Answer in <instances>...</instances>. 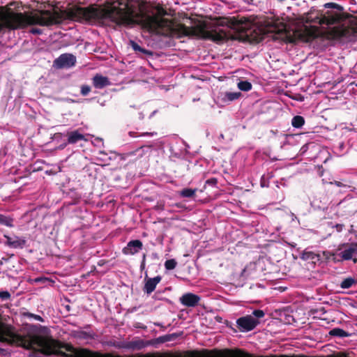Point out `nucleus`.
<instances>
[{"mask_svg": "<svg viewBox=\"0 0 357 357\" xmlns=\"http://www.w3.org/2000/svg\"><path fill=\"white\" fill-rule=\"evenodd\" d=\"M357 255V243L342 244L331 254L333 260L342 261L351 259L354 255Z\"/></svg>", "mask_w": 357, "mask_h": 357, "instance_id": "obj_2", "label": "nucleus"}, {"mask_svg": "<svg viewBox=\"0 0 357 357\" xmlns=\"http://www.w3.org/2000/svg\"><path fill=\"white\" fill-rule=\"evenodd\" d=\"M201 298L199 296L192 293L184 294L179 299L181 303L188 307H193L198 305Z\"/></svg>", "mask_w": 357, "mask_h": 357, "instance_id": "obj_8", "label": "nucleus"}, {"mask_svg": "<svg viewBox=\"0 0 357 357\" xmlns=\"http://www.w3.org/2000/svg\"><path fill=\"white\" fill-rule=\"evenodd\" d=\"M162 278L158 275L155 278L145 277L143 291L147 294H151L156 288L157 284L161 281Z\"/></svg>", "mask_w": 357, "mask_h": 357, "instance_id": "obj_9", "label": "nucleus"}, {"mask_svg": "<svg viewBox=\"0 0 357 357\" xmlns=\"http://www.w3.org/2000/svg\"><path fill=\"white\" fill-rule=\"evenodd\" d=\"M269 31L273 33L274 40H280L291 43L294 40L287 30V25L283 22H275L269 29Z\"/></svg>", "mask_w": 357, "mask_h": 357, "instance_id": "obj_4", "label": "nucleus"}, {"mask_svg": "<svg viewBox=\"0 0 357 357\" xmlns=\"http://www.w3.org/2000/svg\"><path fill=\"white\" fill-rule=\"evenodd\" d=\"M280 2H283L284 0H278Z\"/></svg>", "mask_w": 357, "mask_h": 357, "instance_id": "obj_41", "label": "nucleus"}, {"mask_svg": "<svg viewBox=\"0 0 357 357\" xmlns=\"http://www.w3.org/2000/svg\"><path fill=\"white\" fill-rule=\"evenodd\" d=\"M301 258L303 260H312V263L315 264L317 261L320 260V255L312 251L304 250L301 255Z\"/></svg>", "mask_w": 357, "mask_h": 357, "instance_id": "obj_14", "label": "nucleus"}, {"mask_svg": "<svg viewBox=\"0 0 357 357\" xmlns=\"http://www.w3.org/2000/svg\"><path fill=\"white\" fill-rule=\"evenodd\" d=\"M305 123V119L302 116H295L291 120V125L294 128H300Z\"/></svg>", "mask_w": 357, "mask_h": 357, "instance_id": "obj_17", "label": "nucleus"}, {"mask_svg": "<svg viewBox=\"0 0 357 357\" xmlns=\"http://www.w3.org/2000/svg\"><path fill=\"white\" fill-rule=\"evenodd\" d=\"M131 44H132V47L134 50L138 51L140 52H143V53H148V52L146 50L141 47L137 43H135L134 41H131Z\"/></svg>", "mask_w": 357, "mask_h": 357, "instance_id": "obj_25", "label": "nucleus"}, {"mask_svg": "<svg viewBox=\"0 0 357 357\" xmlns=\"http://www.w3.org/2000/svg\"><path fill=\"white\" fill-rule=\"evenodd\" d=\"M177 262L175 259H168L165 262V267L167 270H173L176 268Z\"/></svg>", "mask_w": 357, "mask_h": 357, "instance_id": "obj_22", "label": "nucleus"}, {"mask_svg": "<svg viewBox=\"0 0 357 357\" xmlns=\"http://www.w3.org/2000/svg\"><path fill=\"white\" fill-rule=\"evenodd\" d=\"M92 83L96 89H103L111 84V82L108 77L102 76L100 74H96L92 78Z\"/></svg>", "mask_w": 357, "mask_h": 357, "instance_id": "obj_13", "label": "nucleus"}, {"mask_svg": "<svg viewBox=\"0 0 357 357\" xmlns=\"http://www.w3.org/2000/svg\"><path fill=\"white\" fill-rule=\"evenodd\" d=\"M128 349L132 351H139L149 345V342L142 339L135 338L131 341L127 342Z\"/></svg>", "mask_w": 357, "mask_h": 357, "instance_id": "obj_12", "label": "nucleus"}, {"mask_svg": "<svg viewBox=\"0 0 357 357\" xmlns=\"http://www.w3.org/2000/svg\"><path fill=\"white\" fill-rule=\"evenodd\" d=\"M259 324L258 319L251 315L241 317L236 320V326L241 332L251 331Z\"/></svg>", "mask_w": 357, "mask_h": 357, "instance_id": "obj_5", "label": "nucleus"}, {"mask_svg": "<svg viewBox=\"0 0 357 357\" xmlns=\"http://www.w3.org/2000/svg\"><path fill=\"white\" fill-rule=\"evenodd\" d=\"M69 144H75L80 141H87L86 136L80 132L79 130L68 131L66 134Z\"/></svg>", "mask_w": 357, "mask_h": 357, "instance_id": "obj_11", "label": "nucleus"}, {"mask_svg": "<svg viewBox=\"0 0 357 357\" xmlns=\"http://www.w3.org/2000/svg\"><path fill=\"white\" fill-rule=\"evenodd\" d=\"M4 238L6 239L5 244L13 248H23L26 243V241L21 237L14 236H10L7 235H4Z\"/></svg>", "mask_w": 357, "mask_h": 357, "instance_id": "obj_10", "label": "nucleus"}, {"mask_svg": "<svg viewBox=\"0 0 357 357\" xmlns=\"http://www.w3.org/2000/svg\"><path fill=\"white\" fill-rule=\"evenodd\" d=\"M13 256H14V255H13V254H11V255H9V257H2V258L0 259V265L1 266V265H3L4 263H6V262L8 261L9 258H10V257H13Z\"/></svg>", "mask_w": 357, "mask_h": 357, "instance_id": "obj_32", "label": "nucleus"}, {"mask_svg": "<svg viewBox=\"0 0 357 357\" xmlns=\"http://www.w3.org/2000/svg\"><path fill=\"white\" fill-rule=\"evenodd\" d=\"M68 144H69L68 143V141H67V142H64L63 144H61V145L59 146V148L60 149H64V148H65Z\"/></svg>", "mask_w": 357, "mask_h": 357, "instance_id": "obj_37", "label": "nucleus"}, {"mask_svg": "<svg viewBox=\"0 0 357 357\" xmlns=\"http://www.w3.org/2000/svg\"><path fill=\"white\" fill-rule=\"evenodd\" d=\"M349 199H344L342 201H341L340 203H339V205L341 206V205H344Z\"/></svg>", "mask_w": 357, "mask_h": 357, "instance_id": "obj_39", "label": "nucleus"}, {"mask_svg": "<svg viewBox=\"0 0 357 357\" xmlns=\"http://www.w3.org/2000/svg\"><path fill=\"white\" fill-rule=\"evenodd\" d=\"M114 347L117 349H128V345L126 341L123 342H114L112 344Z\"/></svg>", "mask_w": 357, "mask_h": 357, "instance_id": "obj_23", "label": "nucleus"}, {"mask_svg": "<svg viewBox=\"0 0 357 357\" xmlns=\"http://www.w3.org/2000/svg\"><path fill=\"white\" fill-rule=\"evenodd\" d=\"M252 314L256 317V318H262L264 317L265 315V313L262 310H255L252 312Z\"/></svg>", "mask_w": 357, "mask_h": 357, "instance_id": "obj_27", "label": "nucleus"}, {"mask_svg": "<svg viewBox=\"0 0 357 357\" xmlns=\"http://www.w3.org/2000/svg\"><path fill=\"white\" fill-rule=\"evenodd\" d=\"M146 255L144 253L142 255V262H141V264H140V269H141V271H143L145 268V266H146Z\"/></svg>", "mask_w": 357, "mask_h": 357, "instance_id": "obj_30", "label": "nucleus"}, {"mask_svg": "<svg viewBox=\"0 0 357 357\" xmlns=\"http://www.w3.org/2000/svg\"><path fill=\"white\" fill-rule=\"evenodd\" d=\"M30 33H31L33 34L40 35V34H41L43 33V31H42V29H38V28H32L30 30Z\"/></svg>", "mask_w": 357, "mask_h": 357, "instance_id": "obj_31", "label": "nucleus"}, {"mask_svg": "<svg viewBox=\"0 0 357 357\" xmlns=\"http://www.w3.org/2000/svg\"><path fill=\"white\" fill-rule=\"evenodd\" d=\"M197 191V188H183L182 190L180 191L179 195L182 197L192 198L195 197Z\"/></svg>", "mask_w": 357, "mask_h": 357, "instance_id": "obj_16", "label": "nucleus"}, {"mask_svg": "<svg viewBox=\"0 0 357 357\" xmlns=\"http://www.w3.org/2000/svg\"><path fill=\"white\" fill-rule=\"evenodd\" d=\"M344 227V225L343 224H336L335 226V228L336 229L337 231H338V232L342 231Z\"/></svg>", "mask_w": 357, "mask_h": 357, "instance_id": "obj_33", "label": "nucleus"}, {"mask_svg": "<svg viewBox=\"0 0 357 357\" xmlns=\"http://www.w3.org/2000/svg\"><path fill=\"white\" fill-rule=\"evenodd\" d=\"M329 335L335 337H349L350 334L344 330L340 328H334L329 331Z\"/></svg>", "mask_w": 357, "mask_h": 357, "instance_id": "obj_15", "label": "nucleus"}, {"mask_svg": "<svg viewBox=\"0 0 357 357\" xmlns=\"http://www.w3.org/2000/svg\"><path fill=\"white\" fill-rule=\"evenodd\" d=\"M35 280H36V282L46 281V280H47V279L45 278H36Z\"/></svg>", "mask_w": 357, "mask_h": 357, "instance_id": "obj_38", "label": "nucleus"}, {"mask_svg": "<svg viewBox=\"0 0 357 357\" xmlns=\"http://www.w3.org/2000/svg\"><path fill=\"white\" fill-rule=\"evenodd\" d=\"M76 57L72 54H62L54 61L53 66L59 68H69L75 65Z\"/></svg>", "mask_w": 357, "mask_h": 357, "instance_id": "obj_6", "label": "nucleus"}, {"mask_svg": "<svg viewBox=\"0 0 357 357\" xmlns=\"http://www.w3.org/2000/svg\"><path fill=\"white\" fill-rule=\"evenodd\" d=\"M238 87L241 91H248L252 89V84L248 81H241L238 83Z\"/></svg>", "mask_w": 357, "mask_h": 357, "instance_id": "obj_21", "label": "nucleus"}, {"mask_svg": "<svg viewBox=\"0 0 357 357\" xmlns=\"http://www.w3.org/2000/svg\"><path fill=\"white\" fill-rule=\"evenodd\" d=\"M157 133L156 132H144V133H142L141 135L142 136H144V135H148V136H153L154 135H156Z\"/></svg>", "mask_w": 357, "mask_h": 357, "instance_id": "obj_35", "label": "nucleus"}, {"mask_svg": "<svg viewBox=\"0 0 357 357\" xmlns=\"http://www.w3.org/2000/svg\"><path fill=\"white\" fill-rule=\"evenodd\" d=\"M333 183L335 184L338 187L344 186V185L342 183H341L340 181H335Z\"/></svg>", "mask_w": 357, "mask_h": 357, "instance_id": "obj_36", "label": "nucleus"}, {"mask_svg": "<svg viewBox=\"0 0 357 357\" xmlns=\"http://www.w3.org/2000/svg\"><path fill=\"white\" fill-rule=\"evenodd\" d=\"M0 225L8 227H13V219L3 214H0Z\"/></svg>", "mask_w": 357, "mask_h": 357, "instance_id": "obj_18", "label": "nucleus"}, {"mask_svg": "<svg viewBox=\"0 0 357 357\" xmlns=\"http://www.w3.org/2000/svg\"><path fill=\"white\" fill-rule=\"evenodd\" d=\"M91 91V87L89 85H82L81 86L80 93L83 96H87Z\"/></svg>", "mask_w": 357, "mask_h": 357, "instance_id": "obj_26", "label": "nucleus"}, {"mask_svg": "<svg viewBox=\"0 0 357 357\" xmlns=\"http://www.w3.org/2000/svg\"><path fill=\"white\" fill-rule=\"evenodd\" d=\"M10 298V294L8 291H0V298L8 300Z\"/></svg>", "mask_w": 357, "mask_h": 357, "instance_id": "obj_28", "label": "nucleus"}, {"mask_svg": "<svg viewBox=\"0 0 357 357\" xmlns=\"http://www.w3.org/2000/svg\"><path fill=\"white\" fill-rule=\"evenodd\" d=\"M241 96V92H226L225 93L224 100L231 102L238 99Z\"/></svg>", "mask_w": 357, "mask_h": 357, "instance_id": "obj_20", "label": "nucleus"}, {"mask_svg": "<svg viewBox=\"0 0 357 357\" xmlns=\"http://www.w3.org/2000/svg\"><path fill=\"white\" fill-rule=\"evenodd\" d=\"M305 148V146H303L302 148H301V150H304V151H306V149Z\"/></svg>", "mask_w": 357, "mask_h": 357, "instance_id": "obj_40", "label": "nucleus"}, {"mask_svg": "<svg viewBox=\"0 0 357 357\" xmlns=\"http://www.w3.org/2000/svg\"><path fill=\"white\" fill-rule=\"evenodd\" d=\"M29 316L33 317L36 320H38V321H43V318L40 316H39V315L29 314Z\"/></svg>", "mask_w": 357, "mask_h": 357, "instance_id": "obj_34", "label": "nucleus"}, {"mask_svg": "<svg viewBox=\"0 0 357 357\" xmlns=\"http://www.w3.org/2000/svg\"><path fill=\"white\" fill-rule=\"evenodd\" d=\"M178 337V335L176 333H172L169 335H166L161 338L162 339V342H168L175 340Z\"/></svg>", "mask_w": 357, "mask_h": 357, "instance_id": "obj_24", "label": "nucleus"}, {"mask_svg": "<svg viewBox=\"0 0 357 357\" xmlns=\"http://www.w3.org/2000/svg\"><path fill=\"white\" fill-rule=\"evenodd\" d=\"M218 183V180L216 178H211L206 181V184H208L211 186H215Z\"/></svg>", "mask_w": 357, "mask_h": 357, "instance_id": "obj_29", "label": "nucleus"}, {"mask_svg": "<svg viewBox=\"0 0 357 357\" xmlns=\"http://www.w3.org/2000/svg\"><path fill=\"white\" fill-rule=\"evenodd\" d=\"M326 6L328 8H340V11H326L325 14L320 17L319 23L321 25L326 24L328 26L339 24L344 18L343 14L340 12L342 8L334 3H328L326 4Z\"/></svg>", "mask_w": 357, "mask_h": 357, "instance_id": "obj_3", "label": "nucleus"}, {"mask_svg": "<svg viewBox=\"0 0 357 357\" xmlns=\"http://www.w3.org/2000/svg\"><path fill=\"white\" fill-rule=\"evenodd\" d=\"M166 15L167 12L161 6L153 8L142 2L136 5L116 0L107 1L105 8H96L94 5L88 7L75 6L63 11L42 10L40 15L22 13V29L36 24L49 26L60 24L66 18L79 22L97 20L123 26L137 24L158 35H177L178 38L197 36L218 43L239 39L244 36V33L245 36H248L246 23L241 20H233L225 27L218 26L206 30L203 26L189 27L183 24H174L172 20L164 17Z\"/></svg>", "mask_w": 357, "mask_h": 357, "instance_id": "obj_1", "label": "nucleus"}, {"mask_svg": "<svg viewBox=\"0 0 357 357\" xmlns=\"http://www.w3.org/2000/svg\"><path fill=\"white\" fill-rule=\"evenodd\" d=\"M142 248L143 243L140 240H132L123 248L122 252L126 255H134L142 250Z\"/></svg>", "mask_w": 357, "mask_h": 357, "instance_id": "obj_7", "label": "nucleus"}, {"mask_svg": "<svg viewBox=\"0 0 357 357\" xmlns=\"http://www.w3.org/2000/svg\"><path fill=\"white\" fill-rule=\"evenodd\" d=\"M356 283V280L353 278H347L344 279L340 283V287L342 289H349Z\"/></svg>", "mask_w": 357, "mask_h": 357, "instance_id": "obj_19", "label": "nucleus"}]
</instances>
